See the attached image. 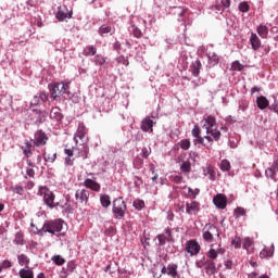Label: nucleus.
<instances>
[{
    "label": "nucleus",
    "instance_id": "1",
    "mask_svg": "<svg viewBox=\"0 0 278 278\" xmlns=\"http://www.w3.org/2000/svg\"><path fill=\"white\" fill-rule=\"evenodd\" d=\"M203 128L206 130V135L204 139L208 141V143H213L214 139L215 141H219L222 137L220 130H218L217 125H216V119L213 117V115H208L206 119H204V125Z\"/></svg>",
    "mask_w": 278,
    "mask_h": 278
},
{
    "label": "nucleus",
    "instance_id": "2",
    "mask_svg": "<svg viewBox=\"0 0 278 278\" xmlns=\"http://www.w3.org/2000/svg\"><path fill=\"white\" fill-rule=\"evenodd\" d=\"M64 222L62 219H54L45 222L41 228H36V232L38 235H46V232H50L51 235H60L62 232Z\"/></svg>",
    "mask_w": 278,
    "mask_h": 278
},
{
    "label": "nucleus",
    "instance_id": "3",
    "mask_svg": "<svg viewBox=\"0 0 278 278\" xmlns=\"http://www.w3.org/2000/svg\"><path fill=\"white\" fill-rule=\"evenodd\" d=\"M37 194L42 197L45 204L50 208H55V206H58L59 203H55V193H53L49 187L40 186Z\"/></svg>",
    "mask_w": 278,
    "mask_h": 278
},
{
    "label": "nucleus",
    "instance_id": "4",
    "mask_svg": "<svg viewBox=\"0 0 278 278\" xmlns=\"http://www.w3.org/2000/svg\"><path fill=\"white\" fill-rule=\"evenodd\" d=\"M70 88L71 83H54L51 85V96L53 100H56L60 96H64V93H68Z\"/></svg>",
    "mask_w": 278,
    "mask_h": 278
},
{
    "label": "nucleus",
    "instance_id": "5",
    "mask_svg": "<svg viewBox=\"0 0 278 278\" xmlns=\"http://www.w3.org/2000/svg\"><path fill=\"white\" fill-rule=\"evenodd\" d=\"M127 211L126 202L123 198H116L113 202V213L116 219H122L125 217Z\"/></svg>",
    "mask_w": 278,
    "mask_h": 278
},
{
    "label": "nucleus",
    "instance_id": "6",
    "mask_svg": "<svg viewBox=\"0 0 278 278\" xmlns=\"http://www.w3.org/2000/svg\"><path fill=\"white\" fill-rule=\"evenodd\" d=\"M214 237H219V230L214 224H206L203 228V239L208 243L214 241Z\"/></svg>",
    "mask_w": 278,
    "mask_h": 278
},
{
    "label": "nucleus",
    "instance_id": "7",
    "mask_svg": "<svg viewBox=\"0 0 278 278\" xmlns=\"http://www.w3.org/2000/svg\"><path fill=\"white\" fill-rule=\"evenodd\" d=\"M200 250L201 245L199 241H197V239H190L186 242L185 251L188 252L190 256H195L197 254H199Z\"/></svg>",
    "mask_w": 278,
    "mask_h": 278
},
{
    "label": "nucleus",
    "instance_id": "8",
    "mask_svg": "<svg viewBox=\"0 0 278 278\" xmlns=\"http://www.w3.org/2000/svg\"><path fill=\"white\" fill-rule=\"evenodd\" d=\"M30 117L35 124H43L48 117L47 111H38V109H34Z\"/></svg>",
    "mask_w": 278,
    "mask_h": 278
},
{
    "label": "nucleus",
    "instance_id": "9",
    "mask_svg": "<svg viewBox=\"0 0 278 278\" xmlns=\"http://www.w3.org/2000/svg\"><path fill=\"white\" fill-rule=\"evenodd\" d=\"M48 141L49 137L43 130H37V132H35L34 146H37V148H39L40 146H46Z\"/></svg>",
    "mask_w": 278,
    "mask_h": 278
},
{
    "label": "nucleus",
    "instance_id": "10",
    "mask_svg": "<svg viewBox=\"0 0 278 278\" xmlns=\"http://www.w3.org/2000/svg\"><path fill=\"white\" fill-rule=\"evenodd\" d=\"M75 198L80 204H88V200L90 199V191H88V189H77Z\"/></svg>",
    "mask_w": 278,
    "mask_h": 278
},
{
    "label": "nucleus",
    "instance_id": "11",
    "mask_svg": "<svg viewBox=\"0 0 278 278\" xmlns=\"http://www.w3.org/2000/svg\"><path fill=\"white\" fill-rule=\"evenodd\" d=\"M278 173V156H275L273 164L265 170L267 178L276 180Z\"/></svg>",
    "mask_w": 278,
    "mask_h": 278
},
{
    "label": "nucleus",
    "instance_id": "12",
    "mask_svg": "<svg viewBox=\"0 0 278 278\" xmlns=\"http://www.w3.org/2000/svg\"><path fill=\"white\" fill-rule=\"evenodd\" d=\"M162 274H167L172 278H177L178 276V265L176 263H169V265H163Z\"/></svg>",
    "mask_w": 278,
    "mask_h": 278
},
{
    "label": "nucleus",
    "instance_id": "13",
    "mask_svg": "<svg viewBox=\"0 0 278 278\" xmlns=\"http://www.w3.org/2000/svg\"><path fill=\"white\" fill-rule=\"evenodd\" d=\"M200 211V202L197 200H191V202H186V213L188 215H198Z\"/></svg>",
    "mask_w": 278,
    "mask_h": 278
},
{
    "label": "nucleus",
    "instance_id": "14",
    "mask_svg": "<svg viewBox=\"0 0 278 278\" xmlns=\"http://www.w3.org/2000/svg\"><path fill=\"white\" fill-rule=\"evenodd\" d=\"M65 165H74L75 163V153H77V148H65Z\"/></svg>",
    "mask_w": 278,
    "mask_h": 278
},
{
    "label": "nucleus",
    "instance_id": "15",
    "mask_svg": "<svg viewBox=\"0 0 278 278\" xmlns=\"http://www.w3.org/2000/svg\"><path fill=\"white\" fill-rule=\"evenodd\" d=\"M88 130L84 124V122H80L78 124V128H77V131L75 132V136H74V140L76 141V143H78V139H80L81 141H84V139L86 138V135H87ZM78 138V139H77Z\"/></svg>",
    "mask_w": 278,
    "mask_h": 278
},
{
    "label": "nucleus",
    "instance_id": "16",
    "mask_svg": "<svg viewBox=\"0 0 278 278\" xmlns=\"http://www.w3.org/2000/svg\"><path fill=\"white\" fill-rule=\"evenodd\" d=\"M160 245H165L166 241H175L170 228H166L165 235H157Z\"/></svg>",
    "mask_w": 278,
    "mask_h": 278
},
{
    "label": "nucleus",
    "instance_id": "17",
    "mask_svg": "<svg viewBox=\"0 0 278 278\" xmlns=\"http://www.w3.org/2000/svg\"><path fill=\"white\" fill-rule=\"evenodd\" d=\"M213 202L217 208H226L227 206V197L223 193H217L215 198H213Z\"/></svg>",
    "mask_w": 278,
    "mask_h": 278
},
{
    "label": "nucleus",
    "instance_id": "18",
    "mask_svg": "<svg viewBox=\"0 0 278 278\" xmlns=\"http://www.w3.org/2000/svg\"><path fill=\"white\" fill-rule=\"evenodd\" d=\"M35 146V141L31 139L30 141H25L22 146L23 154L28 159L33 156V148Z\"/></svg>",
    "mask_w": 278,
    "mask_h": 278
},
{
    "label": "nucleus",
    "instance_id": "19",
    "mask_svg": "<svg viewBox=\"0 0 278 278\" xmlns=\"http://www.w3.org/2000/svg\"><path fill=\"white\" fill-rule=\"evenodd\" d=\"M225 248H222V244L219 243V248H217L216 250L214 247H212L211 250H208V252L206 253V256H208V258H212V261H215L218 254H225Z\"/></svg>",
    "mask_w": 278,
    "mask_h": 278
},
{
    "label": "nucleus",
    "instance_id": "20",
    "mask_svg": "<svg viewBox=\"0 0 278 278\" xmlns=\"http://www.w3.org/2000/svg\"><path fill=\"white\" fill-rule=\"evenodd\" d=\"M84 185L87 187V190L91 189L92 191H100L101 189V185L92 178H86Z\"/></svg>",
    "mask_w": 278,
    "mask_h": 278
},
{
    "label": "nucleus",
    "instance_id": "21",
    "mask_svg": "<svg viewBox=\"0 0 278 278\" xmlns=\"http://www.w3.org/2000/svg\"><path fill=\"white\" fill-rule=\"evenodd\" d=\"M73 12H68V9L66 8H59L58 13H56V20L59 22H64V20H67L68 17H72Z\"/></svg>",
    "mask_w": 278,
    "mask_h": 278
},
{
    "label": "nucleus",
    "instance_id": "22",
    "mask_svg": "<svg viewBox=\"0 0 278 278\" xmlns=\"http://www.w3.org/2000/svg\"><path fill=\"white\" fill-rule=\"evenodd\" d=\"M153 119H151V117H146L143 121H142V124H141V130H143L144 132H153Z\"/></svg>",
    "mask_w": 278,
    "mask_h": 278
},
{
    "label": "nucleus",
    "instance_id": "23",
    "mask_svg": "<svg viewBox=\"0 0 278 278\" xmlns=\"http://www.w3.org/2000/svg\"><path fill=\"white\" fill-rule=\"evenodd\" d=\"M191 135L195 138V141H198V143H201L202 146H204V137L201 136V128L200 126L195 125L193 126L192 130H191Z\"/></svg>",
    "mask_w": 278,
    "mask_h": 278
},
{
    "label": "nucleus",
    "instance_id": "24",
    "mask_svg": "<svg viewBox=\"0 0 278 278\" xmlns=\"http://www.w3.org/2000/svg\"><path fill=\"white\" fill-rule=\"evenodd\" d=\"M64 115H62V111L60 108L54 106L53 109H51L50 112V118L54 119L55 122H62Z\"/></svg>",
    "mask_w": 278,
    "mask_h": 278
},
{
    "label": "nucleus",
    "instance_id": "25",
    "mask_svg": "<svg viewBox=\"0 0 278 278\" xmlns=\"http://www.w3.org/2000/svg\"><path fill=\"white\" fill-rule=\"evenodd\" d=\"M204 176H208L210 180H216V169L213 165H206L203 167Z\"/></svg>",
    "mask_w": 278,
    "mask_h": 278
},
{
    "label": "nucleus",
    "instance_id": "26",
    "mask_svg": "<svg viewBox=\"0 0 278 278\" xmlns=\"http://www.w3.org/2000/svg\"><path fill=\"white\" fill-rule=\"evenodd\" d=\"M89 152L90 150L86 144L80 146L79 148H76V153H77L76 156L81 157L84 160L88 159Z\"/></svg>",
    "mask_w": 278,
    "mask_h": 278
},
{
    "label": "nucleus",
    "instance_id": "27",
    "mask_svg": "<svg viewBox=\"0 0 278 278\" xmlns=\"http://www.w3.org/2000/svg\"><path fill=\"white\" fill-rule=\"evenodd\" d=\"M250 42H251L252 50H260L262 46V41L255 33L251 34Z\"/></svg>",
    "mask_w": 278,
    "mask_h": 278
},
{
    "label": "nucleus",
    "instance_id": "28",
    "mask_svg": "<svg viewBox=\"0 0 278 278\" xmlns=\"http://www.w3.org/2000/svg\"><path fill=\"white\" fill-rule=\"evenodd\" d=\"M256 104H257L258 109L264 110V109H267L269 102H268L267 98H265V96H260V98H257V100H256Z\"/></svg>",
    "mask_w": 278,
    "mask_h": 278
},
{
    "label": "nucleus",
    "instance_id": "29",
    "mask_svg": "<svg viewBox=\"0 0 278 278\" xmlns=\"http://www.w3.org/2000/svg\"><path fill=\"white\" fill-rule=\"evenodd\" d=\"M205 268L206 271H211V274H215L216 271V263L212 258L208 257L207 261H205Z\"/></svg>",
    "mask_w": 278,
    "mask_h": 278
},
{
    "label": "nucleus",
    "instance_id": "30",
    "mask_svg": "<svg viewBox=\"0 0 278 278\" xmlns=\"http://www.w3.org/2000/svg\"><path fill=\"white\" fill-rule=\"evenodd\" d=\"M84 56H94L97 54V48L94 46H87L83 51Z\"/></svg>",
    "mask_w": 278,
    "mask_h": 278
},
{
    "label": "nucleus",
    "instance_id": "31",
    "mask_svg": "<svg viewBox=\"0 0 278 278\" xmlns=\"http://www.w3.org/2000/svg\"><path fill=\"white\" fill-rule=\"evenodd\" d=\"M20 277L21 278H35V274H34L33 269L23 268V269H20Z\"/></svg>",
    "mask_w": 278,
    "mask_h": 278
},
{
    "label": "nucleus",
    "instance_id": "32",
    "mask_svg": "<svg viewBox=\"0 0 278 278\" xmlns=\"http://www.w3.org/2000/svg\"><path fill=\"white\" fill-rule=\"evenodd\" d=\"M43 159L48 163H54L55 159H58V153L56 152H45Z\"/></svg>",
    "mask_w": 278,
    "mask_h": 278
},
{
    "label": "nucleus",
    "instance_id": "33",
    "mask_svg": "<svg viewBox=\"0 0 278 278\" xmlns=\"http://www.w3.org/2000/svg\"><path fill=\"white\" fill-rule=\"evenodd\" d=\"M13 242L16 245H24L25 244L24 232H16Z\"/></svg>",
    "mask_w": 278,
    "mask_h": 278
},
{
    "label": "nucleus",
    "instance_id": "34",
    "mask_svg": "<svg viewBox=\"0 0 278 278\" xmlns=\"http://www.w3.org/2000/svg\"><path fill=\"white\" fill-rule=\"evenodd\" d=\"M268 33H269V28L267 26L261 25V26L257 27V34L263 39H266V37H268Z\"/></svg>",
    "mask_w": 278,
    "mask_h": 278
},
{
    "label": "nucleus",
    "instance_id": "35",
    "mask_svg": "<svg viewBox=\"0 0 278 278\" xmlns=\"http://www.w3.org/2000/svg\"><path fill=\"white\" fill-rule=\"evenodd\" d=\"M17 261H18V264L22 266L29 265L30 263V258L29 256H27V254H18Z\"/></svg>",
    "mask_w": 278,
    "mask_h": 278
},
{
    "label": "nucleus",
    "instance_id": "36",
    "mask_svg": "<svg viewBox=\"0 0 278 278\" xmlns=\"http://www.w3.org/2000/svg\"><path fill=\"white\" fill-rule=\"evenodd\" d=\"M201 67H202L201 61H195L192 64V74H193V76H199L200 75Z\"/></svg>",
    "mask_w": 278,
    "mask_h": 278
},
{
    "label": "nucleus",
    "instance_id": "37",
    "mask_svg": "<svg viewBox=\"0 0 278 278\" xmlns=\"http://www.w3.org/2000/svg\"><path fill=\"white\" fill-rule=\"evenodd\" d=\"M100 202H101L102 206L108 208L109 206H111V198H110V195H108V194L101 195L100 197Z\"/></svg>",
    "mask_w": 278,
    "mask_h": 278
},
{
    "label": "nucleus",
    "instance_id": "38",
    "mask_svg": "<svg viewBox=\"0 0 278 278\" xmlns=\"http://www.w3.org/2000/svg\"><path fill=\"white\" fill-rule=\"evenodd\" d=\"M222 172H229L231 169V163L227 159H224L220 163Z\"/></svg>",
    "mask_w": 278,
    "mask_h": 278
},
{
    "label": "nucleus",
    "instance_id": "39",
    "mask_svg": "<svg viewBox=\"0 0 278 278\" xmlns=\"http://www.w3.org/2000/svg\"><path fill=\"white\" fill-rule=\"evenodd\" d=\"M199 192H200L199 189H192V187H189L187 198H190L191 200H195V198L199 195Z\"/></svg>",
    "mask_w": 278,
    "mask_h": 278
},
{
    "label": "nucleus",
    "instance_id": "40",
    "mask_svg": "<svg viewBox=\"0 0 278 278\" xmlns=\"http://www.w3.org/2000/svg\"><path fill=\"white\" fill-rule=\"evenodd\" d=\"M109 33H112V26H108L106 24H103L102 26H100L99 34L101 36L108 35Z\"/></svg>",
    "mask_w": 278,
    "mask_h": 278
},
{
    "label": "nucleus",
    "instance_id": "41",
    "mask_svg": "<svg viewBox=\"0 0 278 278\" xmlns=\"http://www.w3.org/2000/svg\"><path fill=\"white\" fill-rule=\"evenodd\" d=\"M254 241L253 239H251L250 237H247L244 240H243V248L244 250H247L248 252H250V249L252 248Z\"/></svg>",
    "mask_w": 278,
    "mask_h": 278
},
{
    "label": "nucleus",
    "instance_id": "42",
    "mask_svg": "<svg viewBox=\"0 0 278 278\" xmlns=\"http://www.w3.org/2000/svg\"><path fill=\"white\" fill-rule=\"evenodd\" d=\"M52 261L55 263V265H64V263H66V260L60 254L52 256Z\"/></svg>",
    "mask_w": 278,
    "mask_h": 278
},
{
    "label": "nucleus",
    "instance_id": "43",
    "mask_svg": "<svg viewBox=\"0 0 278 278\" xmlns=\"http://www.w3.org/2000/svg\"><path fill=\"white\" fill-rule=\"evenodd\" d=\"M181 150H189L191 148L190 139H182L179 143Z\"/></svg>",
    "mask_w": 278,
    "mask_h": 278
},
{
    "label": "nucleus",
    "instance_id": "44",
    "mask_svg": "<svg viewBox=\"0 0 278 278\" xmlns=\"http://www.w3.org/2000/svg\"><path fill=\"white\" fill-rule=\"evenodd\" d=\"M94 63H96V65H105L106 59H105V56H102L101 54H97V56H94Z\"/></svg>",
    "mask_w": 278,
    "mask_h": 278
},
{
    "label": "nucleus",
    "instance_id": "45",
    "mask_svg": "<svg viewBox=\"0 0 278 278\" xmlns=\"http://www.w3.org/2000/svg\"><path fill=\"white\" fill-rule=\"evenodd\" d=\"M144 206H146L144 200H135L134 201V207L137 208L138 211H141L142 208H144Z\"/></svg>",
    "mask_w": 278,
    "mask_h": 278
},
{
    "label": "nucleus",
    "instance_id": "46",
    "mask_svg": "<svg viewBox=\"0 0 278 278\" xmlns=\"http://www.w3.org/2000/svg\"><path fill=\"white\" fill-rule=\"evenodd\" d=\"M239 11H241V13H249V11H250L249 2H241L239 4Z\"/></svg>",
    "mask_w": 278,
    "mask_h": 278
},
{
    "label": "nucleus",
    "instance_id": "47",
    "mask_svg": "<svg viewBox=\"0 0 278 278\" xmlns=\"http://www.w3.org/2000/svg\"><path fill=\"white\" fill-rule=\"evenodd\" d=\"M231 70L235 72H241L243 70V65L240 61H235L231 65Z\"/></svg>",
    "mask_w": 278,
    "mask_h": 278
},
{
    "label": "nucleus",
    "instance_id": "48",
    "mask_svg": "<svg viewBox=\"0 0 278 278\" xmlns=\"http://www.w3.org/2000/svg\"><path fill=\"white\" fill-rule=\"evenodd\" d=\"M242 215H247L245 208H243L242 206H238L237 208H235V217H241Z\"/></svg>",
    "mask_w": 278,
    "mask_h": 278
},
{
    "label": "nucleus",
    "instance_id": "49",
    "mask_svg": "<svg viewBox=\"0 0 278 278\" xmlns=\"http://www.w3.org/2000/svg\"><path fill=\"white\" fill-rule=\"evenodd\" d=\"M41 102V99H40V93H38L37 96H34L30 104L31 106H38Z\"/></svg>",
    "mask_w": 278,
    "mask_h": 278
},
{
    "label": "nucleus",
    "instance_id": "50",
    "mask_svg": "<svg viewBox=\"0 0 278 278\" xmlns=\"http://www.w3.org/2000/svg\"><path fill=\"white\" fill-rule=\"evenodd\" d=\"M13 191H14V193H18L20 195H23L24 192H25V189H24V187H22L21 185H16V186L13 188Z\"/></svg>",
    "mask_w": 278,
    "mask_h": 278
},
{
    "label": "nucleus",
    "instance_id": "51",
    "mask_svg": "<svg viewBox=\"0 0 278 278\" xmlns=\"http://www.w3.org/2000/svg\"><path fill=\"white\" fill-rule=\"evenodd\" d=\"M181 170H182V172H186V173L191 172V163H189V162L182 163V165H181Z\"/></svg>",
    "mask_w": 278,
    "mask_h": 278
},
{
    "label": "nucleus",
    "instance_id": "52",
    "mask_svg": "<svg viewBox=\"0 0 278 278\" xmlns=\"http://www.w3.org/2000/svg\"><path fill=\"white\" fill-rule=\"evenodd\" d=\"M232 245H235V248H241L242 241L240 237H235V239H232Z\"/></svg>",
    "mask_w": 278,
    "mask_h": 278
},
{
    "label": "nucleus",
    "instance_id": "53",
    "mask_svg": "<svg viewBox=\"0 0 278 278\" xmlns=\"http://www.w3.org/2000/svg\"><path fill=\"white\" fill-rule=\"evenodd\" d=\"M26 176H29V178H35L36 172H35V169H34V167H27V169H26Z\"/></svg>",
    "mask_w": 278,
    "mask_h": 278
},
{
    "label": "nucleus",
    "instance_id": "54",
    "mask_svg": "<svg viewBox=\"0 0 278 278\" xmlns=\"http://www.w3.org/2000/svg\"><path fill=\"white\" fill-rule=\"evenodd\" d=\"M261 258H266V256H271L270 250L264 249L260 252Z\"/></svg>",
    "mask_w": 278,
    "mask_h": 278
},
{
    "label": "nucleus",
    "instance_id": "55",
    "mask_svg": "<svg viewBox=\"0 0 278 278\" xmlns=\"http://www.w3.org/2000/svg\"><path fill=\"white\" fill-rule=\"evenodd\" d=\"M151 152H152L151 148H142L143 159H148V156H150Z\"/></svg>",
    "mask_w": 278,
    "mask_h": 278
},
{
    "label": "nucleus",
    "instance_id": "56",
    "mask_svg": "<svg viewBox=\"0 0 278 278\" xmlns=\"http://www.w3.org/2000/svg\"><path fill=\"white\" fill-rule=\"evenodd\" d=\"M39 99H40V102L41 101L42 102H48L49 96H48V93L41 92V93H39Z\"/></svg>",
    "mask_w": 278,
    "mask_h": 278
},
{
    "label": "nucleus",
    "instance_id": "57",
    "mask_svg": "<svg viewBox=\"0 0 278 278\" xmlns=\"http://www.w3.org/2000/svg\"><path fill=\"white\" fill-rule=\"evenodd\" d=\"M222 7L229 9L231 7V0H222Z\"/></svg>",
    "mask_w": 278,
    "mask_h": 278
},
{
    "label": "nucleus",
    "instance_id": "58",
    "mask_svg": "<svg viewBox=\"0 0 278 278\" xmlns=\"http://www.w3.org/2000/svg\"><path fill=\"white\" fill-rule=\"evenodd\" d=\"M173 180L177 185H180V182H182V180H184V177L182 176H174Z\"/></svg>",
    "mask_w": 278,
    "mask_h": 278
},
{
    "label": "nucleus",
    "instance_id": "59",
    "mask_svg": "<svg viewBox=\"0 0 278 278\" xmlns=\"http://www.w3.org/2000/svg\"><path fill=\"white\" fill-rule=\"evenodd\" d=\"M1 267H2V269H3V267H12L11 261H9V260L3 261Z\"/></svg>",
    "mask_w": 278,
    "mask_h": 278
},
{
    "label": "nucleus",
    "instance_id": "60",
    "mask_svg": "<svg viewBox=\"0 0 278 278\" xmlns=\"http://www.w3.org/2000/svg\"><path fill=\"white\" fill-rule=\"evenodd\" d=\"M34 187H35L34 180H28V182L26 184V189H34Z\"/></svg>",
    "mask_w": 278,
    "mask_h": 278
},
{
    "label": "nucleus",
    "instance_id": "61",
    "mask_svg": "<svg viewBox=\"0 0 278 278\" xmlns=\"http://www.w3.org/2000/svg\"><path fill=\"white\" fill-rule=\"evenodd\" d=\"M225 265H226L227 269H232L233 263H232V261L228 260V261H225Z\"/></svg>",
    "mask_w": 278,
    "mask_h": 278
},
{
    "label": "nucleus",
    "instance_id": "62",
    "mask_svg": "<svg viewBox=\"0 0 278 278\" xmlns=\"http://www.w3.org/2000/svg\"><path fill=\"white\" fill-rule=\"evenodd\" d=\"M273 110L275 111V113H278V97L275 100V103L273 104Z\"/></svg>",
    "mask_w": 278,
    "mask_h": 278
},
{
    "label": "nucleus",
    "instance_id": "63",
    "mask_svg": "<svg viewBox=\"0 0 278 278\" xmlns=\"http://www.w3.org/2000/svg\"><path fill=\"white\" fill-rule=\"evenodd\" d=\"M26 163H27L28 167H35V163L31 161L30 157L26 159Z\"/></svg>",
    "mask_w": 278,
    "mask_h": 278
},
{
    "label": "nucleus",
    "instance_id": "64",
    "mask_svg": "<svg viewBox=\"0 0 278 278\" xmlns=\"http://www.w3.org/2000/svg\"><path fill=\"white\" fill-rule=\"evenodd\" d=\"M258 274L256 271H251V274H248V278H257Z\"/></svg>",
    "mask_w": 278,
    "mask_h": 278
}]
</instances>
